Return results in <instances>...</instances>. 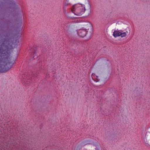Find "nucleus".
<instances>
[{"label":"nucleus","instance_id":"nucleus-1","mask_svg":"<svg viewBox=\"0 0 150 150\" xmlns=\"http://www.w3.org/2000/svg\"><path fill=\"white\" fill-rule=\"evenodd\" d=\"M11 19H7L1 24L0 33V72H6L12 67L15 59L12 56L13 47L11 33L8 28L12 25Z\"/></svg>","mask_w":150,"mask_h":150},{"label":"nucleus","instance_id":"nucleus-2","mask_svg":"<svg viewBox=\"0 0 150 150\" xmlns=\"http://www.w3.org/2000/svg\"><path fill=\"white\" fill-rule=\"evenodd\" d=\"M85 10L84 6L81 4H77L74 5L71 8L72 12L75 15L80 16L83 13Z\"/></svg>","mask_w":150,"mask_h":150},{"label":"nucleus","instance_id":"nucleus-3","mask_svg":"<svg viewBox=\"0 0 150 150\" xmlns=\"http://www.w3.org/2000/svg\"><path fill=\"white\" fill-rule=\"evenodd\" d=\"M78 35L81 37H85L86 34V30L84 29L79 30L77 32Z\"/></svg>","mask_w":150,"mask_h":150},{"label":"nucleus","instance_id":"nucleus-4","mask_svg":"<svg viewBox=\"0 0 150 150\" xmlns=\"http://www.w3.org/2000/svg\"><path fill=\"white\" fill-rule=\"evenodd\" d=\"M36 48L35 47H33L30 49V52L32 54L31 57H32V58H34L35 59V58H37V56H36Z\"/></svg>","mask_w":150,"mask_h":150},{"label":"nucleus","instance_id":"nucleus-5","mask_svg":"<svg viewBox=\"0 0 150 150\" xmlns=\"http://www.w3.org/2000/svg\"><path fill=\"white\" fill-rule=\"evenodd\" d=\"M91 76L92 79L94 81L97 82L99 81V79L98 78V76H96L95 74H93Z\"/></svg>","mask_w":150,"mask_h":150},{"label":"nucleus","instance_id":"nucleus-6","mask_svg":"<svg viewBox=\"0 0 150 150\" xmlns=\"http://www.w3.org/2000/svg\"><path fill=\"white\" fill-rule=\"evenodd\" d=\"M120 32L119 31L115 30L113 33V35L115 37H117L120 36Z\"/></svg>","mask_w":150,"mask_h":150},{"label":"nucleus","instance_id":"nucleus-7","mask_svg":"<svg viewBox=\"0 0 150 150\" xmlns=\"http://www.w3.org/2000/svg\"><path fill=\"white\" fill-rule=\"evenodd\" d=\"M126 33H127V31H126V32H124L123 33L120 32V36L121 37H125L126 35Z\"/></svg>","mask_w":150,"mask_h":150},{"label":"nucleus","instance_id":"nucleus-8","mask_svg":"<svg viewBox=\"0 0 150 150\" xmlns=\"http://www.w3.org/2000/svg\"><path fill=\"white\" fill-rule=\"evenodd\" d=\"M64 6H66L67 5V4H64Z\"/></svg>","mask_w":150,"mask_h":150}]
</instances>
